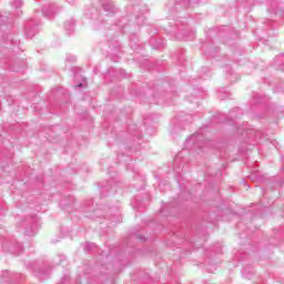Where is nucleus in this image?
<instances>
[{
  "mask_svg": "<svg viewBox=\"0 0 284 284\" xmlns=\"http://www.w3.org/2000/svg\"><path fill=\"white\" fill-rule=\"evenodd\" d=\"M57 12H59V7L54 3L44 4L42 8V14H44L47 19H53Z\"/></svg>",
  "mask_w": 284,
  "mask_h": 284,
  "instance_id": "nucleus-1",
  "label": "nucleus"
},
{
  "mask_svg": "<svg viewBox=\"0 0 284 284\" xmlns=\"http://www.w3.org/2000/svg\"><path fill=\"white\" fill-rule=\"evenodd\" d=\"M24 30H26V37H28V39H32V37H34L37 32H39V27H37V21L29 20L26 23Z\"/></svg>",
  "mask_w": 284,
  "mask_h": 284,
  "instance_id": "nucleus-2",
  "label": "nucleus"
},
{
  "mask_svg": "<svg viewBox=\"0 0 284 284\" xmlns=\"http://www.w3.org/2000/svg\"><path fill=\"white\" fill-rule=\"evenodd\" d=\"M102 196H111V194H116V183L114 181L108 182V185L102 187Z\"/></svg>",
  "mask_w": 284,
  "mask_h": 284,
  "instance_id": "nucleus-3",
  "label": "nucleus"
},
{
  "mask_svg": "<svg viewBox=\"0 0 284 284\" xmlns=\"http://www.w3.org/2000/svg\"><path fill=\"white\" fill-rule=\"evenodd\" d=\"M102 3V8L104 12H108V14H114L116 12V8L112 3V0H100Z\"/></svg>",
  "mask_w": 284,
  "mask_h": 284,
  "instance_id": "nucleus-4",
  "label": "nucleus"
},
{
  "mask_svg": "<svg viewBox=\"0 0 284 284\" xmlns=\"http://www.w3.org/2000/svg\"><path fill=\"white\" fill-rule=\"evenodd\" d=\"M202 139H203V135H201V133L196 132L195 134L191 135L186 140V148L190 146L191 143H194L197 148H201Z\"/></svg>",
  "mask_w": 284,
  "mask_h": 284,
  "instance_id": "nucleus-5",
  "label": "nucleus"
},
{
  "mask_svg": "<svg viewBox=\"0 0 284 284\" xmlns=\"http://www.w3.org/2000/svg\"><path fill=\"white\" fill-rule=\"evenodd\" d=\"M64 30L68 34H72V32H74V19H69L64 22Z\"/></svg>",
  "mask_w": 284,
  "mask_h": 284,
  "instance_id": "nucleus-6",
  "label": "nucleus"
},
{
  "mask_svg": "<svg viewBox=\"0 0 284 284\" xmlns=\"http://www.w3.org/2000/svg\"><path fill=\"white\" fill-rule=\"evenodd\" d=\"M11 4L13 6V8L19 9V8H21V6H23V1L22 0H12Z\"/></svg>",
  "mask_w": 284,
  "mask_h": 284,
  "instance_id": "nucleus-7",
  "label": "nucleus"
},
{
  "mask_svg": "<svg viewBox=\"0 0 284 284\" xmlns=\"http://www.w3.org/2000/svg\"><path fill=\"white\" fill-rule=\"evenodd\" d=\"M26 236H34L37 234V231H34V226H31V230H24Z\"/></svg>",
  "mask_w": 284,
  "mask_h": 284,
  "instance_id": "nucleus-8",
  "label": "nucleus"
},
{
  "mask_svg": "<svg viewBox=\"0 0 284 284\" xmlns=\"http://www.w3.org/2000/svg\"><path fill=\"white\" fill-rule=\"evenodd\" d=\"M34 221H37V217H31L30 220H24L22 222L23 227H26V225H32V223H34Z\"/></svg>",
  "mask_w": 284,
  "mask_h": 284,
  "instance_id": "nucleus-9",
  "label": "nucleus"
},
{
  "mask_svg": "<svg viewBox=\"0 0 284 284\" xmlns=\"http://www.w3.org/2000/svg\"><path fill=\"white\" fill-rule=\"evenodd\" d=\"M94 247H97L95 243H87L84 250L85 252H90L91 250H94Z\"/></svg>",
  "mask_w": 284,
  "mask_h": 284,
  "instance_id": "nucleus-10",
  "label": "nucleus"
},
{
  "mask_svg": "<svg viewBox=\"0 0 284 284\" xmlns=\"http://www.w3.org/2000/svg\"><path fill=\"white\" fill-rule=\"evenodd\" d=\"M276 61H282V64H280V70L284 72V55L276 57Z\"/></svg>",
  "mask_w": 284,
  "mask_h": 284,
  "instance_id": "nucleus-11",
  "label": "nucleus"
},
{
  "mask_svg": "<svg viewBox=\"0 0 284 284\" xmlns=\"http://www.w3.org/2000/svg\"><path fill=\"white\" fill-rule=\"evenodd\" d=\"M253 99H254L255 103H262V102H263V101L261 100V94H258V93H255V94L253 95Z\"/></svg>",
  "mask_w": 284,
  "mask_h": 284,
  "instance_id": "nucleus-12",
  "label": "nucleus"
},
{
  "mask_svg": "<svg viewBox=\"0 0 284 284\" xmlns=\"http://www.w3.org/2000/svg\"><path fill=\"white\" fill-rule=\"evenodd\" d=\"M8 21V17L0 14V26L6 24Z\"/></svg>",
  "mask_w": 284,
  "mask_h": 284,
  "instance_id": "nucleus-13",
  "label": "nucleus"
},
{
  "mask_svg": "<svg viewBox=\"0 0 284 284\" xmlns=\"http://www.w3.org/2000/svg\"><path fill=\"white\" fill-rule=\"evenodd\" d=\"M111 221H112L113 223H121V217H119L118 220H115L114 217H111Z\"/></svg>",
  "mask_w": 284,
  "mask_h": 284,
  "instance_id": "nucleus-14",
  "label": "nucleus"
},
{
  "mask_svg": "<svg viewBox=\"0 0 284 284\" xmlns=\"http://www.w3.org/2000/svg\"><path fill=\"white\" fill-rule=\"evenodd\" d=\"M75 88H83V84L80 83V84L75 85Z\"/></svg>",
  "mask_w": 284,
  "mask_h": 284,
  "instance_id": "nucleus-15",
  "label": "nucleus"
},
{
  "mask_svg": "<svg viewBox=\"0 0 284 284\" xmlns=\"http://www.w3.org/2000/svg\"><path fill=\"white\" fill-rule=\"evenodd\" d=\"M71 61H77V58L75 57H71Z\"/></svg>",
  "mask_w": 284,
  "mask_h": 284,
  "instance_id": "nucleus-16",
  "label": "nucleus"
},
{
  "mask_svg": "<svg viewBox=\"0 0 284 284\" xmlns=\"http://www.w3.org/2000/svg\"><path fill=\"white\" fill-rule=\"evenodd\" d=\"M111 212H116V209H111Z\"/></svg>",
  "mask_w": 284,
  "mask_h": 284,
  "instance_id": "nucleus-17",
  "label": "nucleus"
},
{
  "mask_svg": "<svg viewBox=\"0 0 284 284\" xmlns=\"http://www.w3.org/2000/svg\"><path fill=\"white\" fill-rule=\"evenodd\" d=\"M99 212H100V211H99V210H97V211H95V214H99Z\"/></svg>",
  "mask_w": 284,
  "mask_h": 284,
  "instance_id": "nucleus-18",
  "label": "nucleus"
},
{
  "mask_svg": "<svg viewBox=\"0 0 284 284\" xmlns=\"http://www.w3.org/2000/svg\"><path fill=\"white\" fill-rule=\"evenodd\" d=\"M242 274H245V270L242 271Z\"/></svg>",
  "mask_w": 284,
  "mask_h": 284,
  "instance_id": "nucleus-19",
  "label": "nucleus"
}]
</instances>
